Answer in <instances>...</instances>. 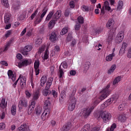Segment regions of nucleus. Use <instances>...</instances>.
I'll use <instances>...</instances> for the list:
<instances>
[{"mask_svg": "<svg viewBox=\"0 0 131 131\" xmlns=\"http://www.w3.org/2000/svg\"><path fill=\"white\" fill-rule=\"evenodd\" d=\"M110 84H108L101 91V96L99 98L94 99L93 101L92 104L90 107H86L82 109L79 114L80 116H82L84 118H88L91 115L92 111L97 105L100 103L103 100L106 99L110 94H111V90L110 89Z\"/></svg>", "mask_w": 131, "mask_h": 131, "instance_id": "f257e3e1", "label": "nucleus"}, {"mask_svg": "<svg viewBox=\"0 0 131 131\" xmlns=\"http://www.w3.org/2000/svg\"><path fill=\"white\" fill-rule=\"evenodd\" d=\"M48 10H49L48 7H44L42 11V13L40 15L39 14H38V8H37L34 11V12L31 14L30 16L31 19L33 20L35 18V21H34L35 24H39V23H40L41 21L43 20V17H45L47 13H48Z\"/></svg>", "mask_w": 131, "mask_h": 131, "instance_id": "f03ea898", "label": "nucleus"}, {"mask_svg": "<svg viewBox=\"0 0 131 131\" xmlns=\"http://www.w3.org/2000/svg\"><path fill=\"white\" fill-rule=\"evenodd\" d=\"M76 93V90H73L70 99L68 101V110L69 111H73L75 109V105H76V98L73 97Z\"/></svg>", "mask_w": 131, "mask_h": 131, "instance_id": "7ed1b4c3", "label": "nucleus"}, {"mask_svg": "<svg viewBox=\"0 0 131 131\" xmlns=\"http://www.w3.org/2000/svg\"><path fill=\"white\" fill-rule=\"evenodd\" d=\"M53 80H54V79L52 77H50L48 79L45 89H44L42 92L43 96H48V95H50L51 94L50 88H51V85H52V83H53Z\"/></svg>", "mask_w": 131, "mask_h": 131, "instance_id": "20e7f679", "label": "nucleus"}, {"mask_svg": "<svg viewBox=\"0 0 131 131\" xmlns=\"http://www.w3.org/2000/svg\"><path fill=\"white\" fill-rule=\"evenodd\" d=\"M100 116L102 119L104 123H107V122L110 121L111 118L112 117L111 114L109 112H104L101 115H100Z\"/></svg>", "mask_w": 131, "mask_h": 131, "instance_id": "39448f33", "label": "nucleus"}, {"mask_svg": "<svg viewBox=\"0 0 131 131\" xmlns=\"http://www.w3.org/2000/svg\"><path fill=\"white\" fill-rule=\"evenodd\" d=\"M27 106H28V103L27 102V100H26V98L24 97H21L19 99L18 105L19 110H20V109H22L23 107L26 108Z\"/></svg>", "mask_w": 131, "mask_h": 131, "instance_id": "423d86ee", "label": "nucleus"}, {"mask_svg": "<svg viewBox=\"0 0 131 131\" xmlns=\"http://www.w3.org/2000/svg\"><path fill=\"white\" fill-rule=\"evenodd\" d=\"M114 38V32H112L111 30L108 32V35L106 39L107 44L110 46L112 43V40Z\"/></svg>", "mask_w": 131, "mask_h": 131, "instance_id": "0eeeda50", "label": "nucleus"}, {"mask_svg": "<svg viewBox=\"0 0 131 131\" xmlns=\"http://www.w3.org/2000/svg\"><path fill=\"white\" fill-rule=\"evenodd\" d=\"M32 63L31 59H25L22 62H19L18 63V67L19 68H21V67H23L24 66H28V65H30Z\"/></svg>", "mask_w": 131, "mask_h": 131, "instance_id": "6e6552de", "label": "nucleus"}, {"mask_svg": "<svg viewBox=\"0 0 131 131\" xmlns=\"http://www.w3.org/2000/svg\"><path fill=\"white\" fill-rule=\"evenodd\" d=\"M8 78L12 80V81L14 82L16 80V75H15L13 71L11 70H8L7 73Z\"/></svg>", "mask_w": 131, "mask_h": 131, "instance_id": "1a4fd4ad", "label": "nucleus"}, {"mask_svg": "<svg viewBox=\"0 0 131 131\" xmlns=\"http://www.w3.org/2000/svg\"><path fill=\"white\" fill-rule=\"evenodd\" d=\"M50 112H51L45 110L44 112L42 113L41 118L43 121H45V120H46V119H48L49 117H50Z\"/></svg>", "mask_w": 131, "mask_h": 131, "instance_id": "9d476101", "label": "nucleus"}, {"mask_svg": "<svg viewBox=\"0 0 131 131\" xmlns=\"http://www.w3.org/2000/svg\"><path fill=\"white\" fill-rule=\"evenodd\" d=\"M115 23V22L113 19L111 18L108 19L106 24V28H108V29H111V28H113V26H114Z\"/></svg>", "mask_w": 131, "mask_h": 131, "instance_id": "9b49d317", "label": "nucleus"}, {"mask_svg": "<svg viewBox=\"0 0 131 131\" xmlns=\"http://www.w3.org/2000/svg\"><path fill=\"white\" fill-rule=\"evenodd\" d=\"M35 104H36L35 101H32L31 105L29 106V109L28 110V114L29 115H30L31 113L33 112L34 108H35Z\"/></svg>", "mask_w": 131, "mask_h": 131, "instance_id": "f8f14e48", "label": "nucleus"}, {"mask_svg": "<svg viewBox=\"0 0 131 131\" xmlns=\"http://www.w3.org/2000/svg\"><path fill=\"white\" fill-rule=\"evenodd\" d=\"M114 101V103H115L116 102V99L114 98V97L111 98L104 102L103 105L105 107H107L109 105H111Z\"/></svg>", "mask_w": 131, "mask_h": 131, "instance_id": "ddd939ff", "label": "nucleus"}, {"mask_svg": "<svg viewBox=\"0 0 131 131\" xmlns=\"http://www.w3.org/2000/svg\"><path fill=\"white\" fill-rule=\"evenodd\" d=\"M40 96V93L39 92V91L36 90L35 92H34L33 94V99H32L33 102H35V101H37V100H38Z\"/></svg>", "mask_w": 131, "mask_h": 131, "instance_id": "4468645a", "label": "nucleus"}, {"mask_svg": "<svg viewBox=\"0 0 131 131\" xmlns=\"http://www.w3.org/2000/svg\"><path fill=\"white\" fill-rule=\"evenodd\" d=\"M17 131H30V129L28 125L26 124H23L17 128Z\"/></svg>", "mask_w": 131, "mask_h": 131, "instance_id": "2eb2a0df", "label": "nucleus"}, {"mask_svg": "<svg viewBox=\"0 0 131 131\" xmlns=\"http://www.w3.org/2000/svg\"><path fill=\"white\" fill-rule=\"evenodd\" d=\"M51 102L50 100H46L44 104V109L46 110V111H49L51 112Z\"/></svg>", "mask_w": 131, "mask_h": 131, "instance_id": "dca6fc26", "label": "nucleus"}, {"mask_svg": "<svg viewBox=\"0 0 131 131\" xmlns=\"http://www.w3.org/2000/svg\"><path fill=\"white\" fill-rule=\"evenodd\" d=\"M72 126V124H71V122H67V123L64 125L63 127L61 128V131L70 130Z\"/></svg>", "mask_w": 131, "mask_h": 131, "instance_id": "f3484780", "label": "nucleus"}, {"mask_svg": "<svg viewBox=\"0 0 131 131\" xmlns=\"http://www.w3.org/2000/svg\"><path fill=\"white\" fill-rule=\"evenodd\" d=\"M103 30H104V28L103 27H98L96 29L93 30V34L94 35H97V34H100L101 32H103Z\"/></svg>", "mask_w": 131, "mask_h": 131, "instance_id": "a211bd4d", "label": "nucleus"}, {"mask_svg": "<svg viewBox=\"0 0 131 131\" xmlns=\"http://www.w3.org/2000/svg\"><path fill=\"white\" fill-rule=\"evenodd\" d=\"M27 79H26V77L25 76H21L20 78V86L21 89H23L24 86H26V81Z\"/></svg>", "mask_w": 131, "mask_h": 131, "instance_id": "6ab92c4d", "label": "nucleus"}, {"mask_svg": "<svg viewBox=\"0 0 131 131\" xmlns=\"http://www.w3.org/2000/svg\"><path fill=\"white\" fill-rule=\"evenodd\" d=\"M50 40L52 42L56 41L57 40V34H56V32H52L50 34Z\"/></svg>", "mask_w": 131, "mask_h": 131, "instance_id": "aec40b11", "label": "nucleus"}, {"mask_svg": "<svg viewBox=\"0 0 131 131\" xmlns=\"http://www.w3.org/2000/svg\"><path fill=\"white\" fill-rule=\"evenodd\" d=\"M114 52H115V48L113 50V53L109 54L106 57V60L108 62H110V61H112L113 59V57L115 56V54H114Z\"/></svg>", "mask_w": 131, "mask_h": 131, "instance_id": "412c9836", "label": "nucleus"}, {"mask_svg": "<svg viewBox=\"0 0 131 131\" xmlns=\"http://www.w3.org/2000/svg\"><path fill=\"white\" fill-rule=\"evenodd\" d=\"M127 118V117L126 116V114H122L121 115H120L118 117V119L119 121H121V122H124L126 120V119Z\"/></svg>", "mask_w": 131, "mask_h": 131, "instance_id": "4be33fe9", "label": "nucleus"}, {"mask_svg": "<svg viewBox=\"0 0 131 131\" xmlns=\"http://www.w3.org/2000/svg\"><path fill=\"white\" fill-rule=\"evenodd\" d=\"M11 113L13 116L16 115V113H17V106H16V105L13 104L12 105L11 108Z\"/></svg>", "mask_w": 131, "mask_h": 131, "instance_id": "5701e85b", "label": "nucleus"}, {"mask_svg": "<svg viewBox=\"0 0 131 131\" xmlns=\"http://www.w3.org/2000/svg\"><path fill=\"white\" fill-rule=\"evenodd\" d=\"M10 19H11V14L10 13H6L4 15V22L6 24L9 23L10 21Z\"/></svg>", "mask_w": 131, "mask_h": 131, "instance_id": "b1692460", "label": "nucleus"}, {"mask_svg": "<svg viewBox=\"0 0 131 131\" xmlns=\"http://www.w3.org/2000/svg\"><path fill=\"white\" fill-rule=\"evenodd\" d=\"M119 37L120 40H123V38L124 37V32L123 31H121L117 34V39H118Z\"/></svg>", "mask_w": 131, "mask_h": 131, "instance_id": "393cba45", "label": "nucleus"}, {"mask_svg": "<svg viewBox=\"0 0 131 131\" xmlns=\"http://www.w3.org/2000/svg\"><path fill=\"white\" fill-rule=\"evenodd\" d=\"M7 102H6V99L2 98L1 102L0 103V107L2 109H5V108H7Z\"/></svg>", "mask_w": 131, "mask_h": 131, "instance_id": "a878e982", "label": "nucleus"}, {"mask_svg": "<svg viewBox=\"0 0 131 131\" xmlns=\"http://www.w3.org/2000/svg\"><path fill=\"white\" fill-rule=\"evenodd\" d=\"M46 82H47V77L43 76L40 79V86H45Z\"/></svg>", "mask_w": 131, "mask_h": 131, "instance_id": "bb28decb", "label": "nucleus"}, {"mask_svg": "<svg viewBox=\"0 0 131 131\" xmlns=\"http://www.w3.org/2000/svg\"><path fill=\"white\" fill-rule=\"evenodd\" d=\"M55 25H56V20H51L48 24V28L49 29H53Z\"/></svg>", "mask_w": 131, "mask_h": 131, "instance_id": "cd10ccee", "label": "nucleus"}, {"mask_svg": "<svg viewBox=\"0 0 131 131\" xmlns=\"http://www.w3.org/2000/svg\"><path fill=\"white\" fill-rule=\"evenodd\" d=\"M13 39H11L10 40H9V41L6 43L3 52H6V51H8L9 48H10V46H11V44L12 43V42H13Z\"/></svg>", "mask_w": 131, "mask_h": 131, "instance_id": "c85d7f7f", "label": "nucleus"}, {"mask_svg": "<svg viewBox=\"0 0 131 131\" xmlns=\"http://www.w3.org/2000/svg\"><path fill=\"white\" fill-rule=\"evenodd\" d=\"M54 12L53 11H50L46 18V21H47L48 22H49V21H50L52 18V17H53V15H54Z\"/></svg>", "mask_w": 131, "mask_h": 131, "instance_id": "c756f323", "label": "nucleus"}, {"mask_svg": "<svg viewBox=\"0 0 131 131\" xmlns=\"http://www.w3.org/2000/svg\"><path fill=\"white\" fill-rule=\"evenodd\" d=\"M36 114L37 116L40 115L42 112V108L41 107L38 106L35 108Z\"/></svg>", "mask_w": 131, "mask_h": 131, "instance_id": "7c9ffc66", "label": "nucleus"}, {"mask_svg": "<svg viewBox=\"0 0 131 131\" xmlns=\"http://www.w3.org/2000/svg\"><path fill=\"white\" fill-rule=\"evenodd\" d=\"M115 69H116V65H112L110 69H109L107 71L108 74H111V73H113V72H114V71H115Z\"/></svg>", "mask_w": 131, "mask_h": 131, "instance_id": "2f4dec72", "label": "nucleus"}, {"mask_svg": "<svg viewBox=\"0 0 131 131\" xmlns=\"http://www.w3.org/2000/svg\"><path fill=\"white\" fill-rule=\"evenodd\" d=\"M123 7V2H122V1H119L117 8V10L120 11V10H122Z\"/></svg>", "mask_w": 131, "mask_h": 131, "instance_id": "473e14b6", "label": "nucleus"}, {"mask_svg": "<svg viewBox=\"0 0 131 131\" xmlns=\"http://www.w3.org/2000/svg\"><path fill=\"white\" fill-rule=\"evenodd\" d=\"M121 80V76H118L116 77V78L114 79L113 84V85H116Z\"/></svg>", "mask_w": 131, "mask_h": 131, "instance_id": "72a5a7b5", "label": "nucleus"}, {"mask_svg": "<svg viewBox=\"0 0 131 131\" xmlns=\"http://www.w3.org/2000/svg\"><path fill=\"white\" fill-rule=\"evenodd\" d=\"M68 29H69L68 27L63 28L60 32V35H64V34H66V33L68 32Z\"/></svg>", "mask_w": 131, "mask_h": 131, "instance_id": "f704fd0d", "label": "nucleus"}, {"mask_svg": "<svg viewBox=\"0 0 131 131\" xmlns=\"http://www.w3.org/2000/svg\"><path fill=\"white\" fill-rule=\"evenodd\" d=\"M91 128V125L90 124H86L80 131H89Z\"/></svg>", "mask_w": 131, "mask_h": 131, "instance_id": "c9c22d12", "label": "nucleus"}, {"mask_svg": "<svg viewBox=\"0 0 131 131\" xmlns=\"http://www.w3.org/2000/svg\"><path fill=\"white\" fill-rule=\"evenodd\" d=\"M58 72L59 73V78H62L63 75H64V70L61 68V66L59 67Z\"/></svg>", "mask_w": 131, "mask_h": 131, "instance_id": "e433bc0d", "label": "nucleus"}, {"mask_svg": "<svg viewBox=\"0 0 131 131\" xmlns=\"http://www.w3.org/2000/svg\"><path fill=\"white\" fill-rule=\"evenodd\" d=\"M61 10L57 11L54 14V17L56 19H59L60 17H61Z\"/></svg>", "mask_w": 131, "mask_h": 131, "instance_id": "4c0bfd02", "label": "nucleus"}, {"mask_svg": "<svg viewBox=\"0 0 131 131\" xmlns=\"http://www.w3.org/2000/svg\"><path fill=\"white\" fill-rule=\"evenodd\" d=\"M78 22L80 24H83L84 23V18L81 16H79L78 17Z\"/></svg>", "mask_w": 131, "mask_h": 131, "instance_id": "58836bf2", "label": "nucleus"}, {"mask_svg": "<svg viewBox=\"0 0 131 131\" xmlns=\"http://www.w3.org/2000/svg\"><path fill=\"white\" fill-rule=\"evenodd\" d=\"M2 4L5 7V8H9V2L8 0H2Z\"/></svg>", "mask_w": 131, "mask_h": 131, "instance_id": "ea45409f", "label": "nucleus"}, {"mask_svg": "<svg viewBox=\"0 0 131 131\" xmlns=\"http://www.w3.org/2000/svg\"><path fill=\"white\" fill-rule=\"evenodd\" d=\"M24 50H25V51H26V52H28V53L32 50V46L28 45L24 48Z\"/></svg>", "mask_w": 131, "mask_h": 131, "instance_id": "a19ab883", "label": "nucleus"}, {"mask_svg": "<svg viewBox=\"0 0 131 131\" xmlns=\"http://www.w3.org/2000/svg\"><path fill=\"white\" fill-rule=\"evenodd\" d=\"M81 9L82 11H83V12H89L90 9L89 8V7L85 5H83L81 7Z\"/></svg>", "mask_w": 131, "mask_h": 131, "instance_id": "79ce46f5", "label": "nucleus"}, {"mask_svg": "<svg viewBox=\"0 0 131 131\" xmlns=\"http://www.w3.org/2000/svg\"><path fill=\"white\" fill-rule=\"evenodd\" d=\"M41 42H42V39L40 38H38L35 42L36 47H38L41 44Z\"/></svg>", "mask_w": 131, "mask_h": 131, "instance_id": "37998d69", "label": "nucleus"}, {"mask_svg": "<svg viewBox=\"0 0 131 131\" xmlns=\"http://www.w3.org/2000/svg\"><path fill=\"white\" fill-rule=\"evenodd\" d=\"M104 7L105 10H107V11H110V10L111 9V7L109 6V3H108V2L107 1L104 2Z\"/></svg>", "mask_w": 131, "mask_h": 131, "instance_id": "c03bdc74", "label": "nucleus"}, {"mask_svg": "<svg viewBox=\"0 0 131 131\" xmlns=\"http://www.w3.org/2000/svg\"><path fill=\"white\" fill-rule=\"evenodd\" d=\"M12 35V31L9 30L7 32H6L5 34V37H6L5 39H7L8 37H10V35Z\"/></svg>", "mask_w": 131, "mask_h": 131, "instance_id": "a18cd8bd", "label": "nucleus"}, {"mask_svg": "<svg viewBox=\"0 0 131 131\" xmlns=\"http://www.w3.org/2000/svg\"><path fill=\"white\" fill-rule=\"evenodd\" d=\"M54 54H57L58 52H60V47L58 46H56L53 49Z\"/></svg>", "mask_w": 131, "mask_h": 131, "instance_id": "49530a36", "label": "nucleus"}, {"mask_svg": "<svg viewBox=\"0 0 131 131\" xmlns=\"http://www.w3.org/2000/svg\"><path fill=\"white\" fill-rule=\"evenodd\" d=\"M48 59H49V52H48V50H46L44 54V60H42V62Z\"/></svg>", "mask_w": 131, "mask_h": 131, "instance_id": "de8ad7c7", "label": "nucleus"}, {"mask_svg": "<svg viewBox=\"0 0 131 131\" xmlns=\"http://www.w3.org/2000/svg\"><path fill=\"white\" fill-rule=\"evenodd\" d=\"M25 94L26 96V98H27V99H29L30 98V97H31V93H30V92H29V91L28 90H26L25 92Z\"/></svg>", "mask_w": 131, "mask_h": 131, "instance_id": "09e8293b", "label": "nucleus"}, {"mask_svg": "<svg viewBox=\"0 0 131 131\" xmlns=\"http://www.w3.org/2000/svg\"><path fill=\"white\" fill-rule=\"evenodd\" d=\"M125 107V103L120 104L118 107L119 110H120V111H122V110H123V109H124Z\"/></svg>", "mask_w": 131, "mask_h": 131, "instance_id": "8fccbe9b", "label": "nucleus"}, {"mask_svg": "<svg viewBox=\"0 0 131 131\" xmlns=\"http://www.w3.org/2000/svg\"><path fill=\"white\" fill-rule=\"evenodd\" d=\"M127 58L131 59V47L129 48L127 53Z\"/></svg>", "mask_w": 131, "mask_h": 131, "instance_id": "3c124183", "label": "nucleus"}, {"mask_svg": "<svg viewBox=\"0 0 131 131\" xmlns=\"http://www.w3.org/2000/svg\"><path fill=\"white\" fill-rule=\"evenodd\" d=\"M34 69L39 68V61H35L34 64Z\"/></svg>", "mask_w": 131, "mask_h": 131, "instance_id": "603ef678", "label": "nucleus"}, {"mask_svg": "<svg viewBox=\"0 0 131 131\" xmlns=\"http://www.w3.org/2000/svg\"><path fill=\"white\" fill-rule=\"evenodd\" d=\"M70 13H71V12L70 11V9L66 10V11L64 12L65 17H68V16H69V15H70Z\"/></svg>", "mask_w": 131, "mask_h": 131, "instance_id": "864d4df0", "label": "nucleus"}, {"mask_svg": "<svg viewBox=\"0 0 131 131\" xmlns=\"http://www.w3.org/2000/svg\"><path fill=\"white\" fill-rule=\"evenodd\" d=\"M0 64H1V65H3V66H8L9 64L8 63V62H7V61H1L0 62Z\"/></svg>", "mask_w": 131, "mask_h": 131, "instance_id": "5fc2aeb1", "label": "nucleus"}, {"mask_svg": "<svg viewBox=\"0 0 131 131\" xmlns=\"http://www.w3.org/2000/svg\"><path fill=\"white\" fill-rule=\"evenodd\" d=\"M115 128H116V124L113 123L111 126L110 131H114Z\"/></svg>", "mask_w": 131, "mask_h": 131, "instance_id": "6e6d98bb", "label": "nucleus"}, {"mask_svg": "<svg viewBox=\"0 0 131 131\" xmlns=\"http://www.w3.org/2000/svg\"><path fill=\"white\" fill-rule=\"evenodd\" d=\"M81 25L80 24L77 23L75 26V30H79L80 29Z\"/></svg>", "mask_w": 131, "mask_h": 131, "instance_id": "4d7b16f0", "label": "nucleus"}, {"mask_svg": "<svg viewBox=\"0 0 131 131\" xmlns=\"http://www.w3.org/2000/svg\"><path fill=\"white\" fill-rule=\"evenodd\" d=\"M61 65H62L63 68L64 69H67V67H68V65L67 64V62L66 61H63L61 63Z\"/></svg>", "mask_w": 131, "mask_h": 131, "instance_id": "13d9d810", "label": "nucleus"}, {"mask_svg": "<svg viewBox=\"0 0 131 131\" xmlns=\"http://www.w3.org/2000/svg\"><path fill=\"white\" fill-rule=\"evenodd\" d=\"M124 53H125V48H123L121 47V49L120 50V51H119L120 55H123V54H124Z\"/></svg>", "mask_w": 131, "mask_h": 131, "instance_id": "bf43d9fd", "label": "nucleus"}, {"mask_svg": "<svg viewBox=\"0 0 131 131\" xmlns=\"http://www.w3.org/2000/svg\"><path fill=\"white\" fill-rule=\"evenodd\" d=\"M6 128V124L5 123H0V129L3 130Z\"/></svg>", "mask_w": 131, "mask_h": 131, "instance_id": "052dcab7", "label": "nucleus"}, {"mask_svg": "<svg viewBox=\"0 0 131 131\" xmlns=\"http://www.w3.org/2000/svg\"><path fill=\"white\" fill-rule=\"evenodd\" d=\"M69 5H70V8H74L75 7V3H74V1H71L70 2Z\"/></svg>", "mask_w": 131, "mask_h": 131, "instance_id": "680f3d73", "label": "nucleus"}, {"mask_svg": "<svg viewBox=\"0 0 131 131\" xmlns=\"http://www.w3.org/2000/svg\"><path fill=\"white\" fill-rule=\"evenodd\" d=\"M67 39L68 41H71V40L72 39V35H71V34H69L68 35Z\"/></svg>", "mask_w": 131, "mask_h": 131, "instance_id": "e2e57ef3", "label": "nucleus"}, {"mask_svg": "<svg viewBox=\"0 0 131 131\" xmlns=\"http://www.w3.org/2000/svg\"><path fill=\"white\" fill-rule=\"evenodd\" d=\"M52 94L54 98H57V97H58V94H57V92H56V91L52 90Z\"/></svg>", "mask_w": 131, "mask_h": 131, "instance_id": "0e129e2a", "label": "nucleus"}, {"mask_svg": "<svg viewBox=\"0 0 131 131\" xmlns=\"http://www.w3.org/2000/svg\"><path fill=\"white\" fill-rule=\"evenodd\" d=\"M91 131H100V126H96L94 127Z\"/></svg>", "mask_w": 131, "mask_h": 131, "instance_id": "69168bd1", "label": "nucleus"}, {"mask_svg": "<svg viewBox=\"0 0 131 131\" xmlns=\"http://www.w3.org/2000/svg\"><path fill=\"white\" fill-rule=\"evenodd\" d=\"M66 95H65V92L64 91L61 92V94H60V98L62 99H65Z\"/></svg>", "mask_w": 131, "mask_h": 131, "instance_id": "338daca9", "label": "nucleus"}, {"mask_svg": "<svg viewBox=\"0 0 131 131\" xmlns=\"http://www.w3.org/2000/svg\"><path fill=\"white\" fill-rule=\"evenodd\" d=\"M70 75H72L73 76H74V75H75V74H76V71H75L74 70H71L70 72Z\"/></svg>", "mask_w": 131, "mask_h": 131, "instance_id": "774afa93", "label": "nucleus"}]
</instances>
